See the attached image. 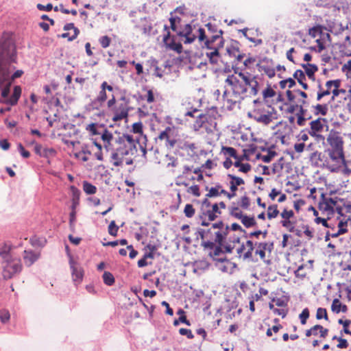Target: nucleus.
Segmentation results:
<instances>
[{
    "label": "nucleus",
    "mask_w": 351,
    "mask_h": 351,
    "mask_svg": "<svg viewBox=\"0 0 351 351\" xmlns=\"http://www.w3.org/2000/svg\"><path fill=\"white\" fill-rule=\"evenodd\" d=\"M326 143L330 147L325 149V153L328 155L330 160L337 165H346L343 141L339 133L333 129L331 130L327 136Z\"/></svg>",
    "instance_id": "f257e3e1"
},
{
    "label": "nucleus",
    "mask_w": 351,
    "mask_h": 351,
    "mask_svg": "<svg viewBox=\"0 0 351 351\" xmlns=\"http://www.w3.org/2000/svg\"><path fill=\"white\" fill-rule=\"evenodd\" d=\"M115 141L119 145L117 149H119L123 156H132L137 152L136 145L138 144V141L132 135L124 134L119 136Z\"/></svg>",
    "instance_id": "f03ea898"
},
{
    "label": "nucleus",
    "mask_w": 351,
    "mask_h": 351,
    "mask_svg": "<svg viewBox=\"0 0 351 351\" xmlns=\"http://www.w3.org/2000/svg\"><path fill=\"white\" fill-rule=\"evenodd\" d=\"M2 276L5 280L12 278L15 274H19L22 270L21 260L12 258L2 261Z\"/></svg>",
    "instance_id": "7ed1b4c3"
},
{
    "label": "nucleus",
    "mask_w": 351,
    "mask_h": 351,
    "mask_svg": "<svg viewBox=\"0 0 351 351\" xmlns=\"http://www.w3.org/2000/svg\"><path fill=\"white\" fill-rule=\"evenodd\" d=\"M234 73H238L239 76L243 80L245 84V87L248 88L249 95L256 96L259 91L258 82L256 76H252L250 73H244L243 72H237V69L233 68Z\"/></svg>",
    "instance_id": "20e7f679"
},
{
    "label": "nucleus",
    "mask_w": 351,
    "mask_h": 351,
    "mask_svg": "<svg viewBox=\"0 0 351 351\" xmlns=\"http://www.w3.org/2000/svg\"><path fill=\"white\" fill-rule=\"evenodd\" d=\"M309 161L313 167H326L332 172L337 171V167L330 165L329 160L325 158L323 154L318 151L313 152L309 157Z\"/></svg>",
    "instance_id": "39448f33"
},
{
    "label": "nucleus",
    "mask_w": 351,
    "mask_h": 351,
    "mask_svg": "<svg viewBox=\"0 0 351 351\" xmlns=\"http://www.w3.org/2000/svg\"><path fill=\"white\" fill-rule=\"evenodd\" d=\"M114 116L112 119L113 121H121L127 118L129 112V107L127 102L121 103L117 106L112 108Z\"/></svg>",
    "instance_id": "423d86ee"
},
{
    "label": "nucleus",
    "mask_w": 351,
    "mask_h": 351,
    "mask_svg": "<svg viewBox=\"0 0 351 351\" xmlns=\"http://www.w3.org/2000/svg\"><path fill=\"white\" fill-rule=\"evenodd\" d=\"M325 123H326V120L322 118H318L312 121L310 123V128L308 130V133L311 134L322 132L324 130Z\"/></svg>",
    "instance_id": "0eeeda50"
},
{
    "label": "nucleus",
    "mask_w": 351,
    "mask_h": 351,
    "mask_svg": "<svg viewBox=\"0 0 351 351\" xmlns=\"http://www.w3.org/2000/svg\"><path fill=\"white\" fill-rule=\"evenodd\" d=\"M331 85H334L335 86V88L332 91V97L331 100H334L335 97L339 96L341 93L343 94L346 93V90L339 88L341 86L340 80L337 79L334 80H328L326 82V86L328 88V89L331 88Z\"/></svg>",
    "instance_id": "6e6552de"
},
{
    "label": "nucleus",
    "mask_w": 351,
    "mask_h": 351,
    "mask_svg": "<svg viewBox=\"0 0 351 351\" xmlns=\"http://www.w3.org/2000/svg\"><path fill=\"white\" fill-rule=\"evenodd\" d=\"M196 120L193 125L195 131H199L202 128L206 127L205 124L210 119V117L208 114L200 113L196 116Z\"/></svg>",
    "instance_id": "1a4fd4ad"
},
{
    "label": "nucleus",
    "mask_w": 351,
    "mask_h": 351,
    "mask_svg": "<svg viewBox=\"0 0 351 351\" xmlns=\"http://www.w3.org/2000/svg\"><path fill=\"white\" fill-rule=\"evenodd\" d=\"M70 267L72 271V277L75 282H81L84 275V271L80 267L75 266V263L71 258L69 261Z\"/></svg>",
    "instance_id": "9d476101"
},
{
    "label": "nucleus",
    "mask_w": 351,
    "mask_h": 351,
    "mask_svg": "<svg viewBox=\"0 0 351 351\" xmlns=\"http://www.w3.org/2000/svg\"><path fill=\"white\" fill-rule=\"evenodd\" d=\"M39 258V254L34 252L33 251H24L23 260L26 266L30 267Z\"/></svg>",
    "instance_id": "9b49d317"
},
{
    "label": "nucleus",
    "mask_w": 351,
    "mask_h": 351,
    "mask_svg": "<svg viewBox=\"0 0 351 351\" xmlns=\"http://www.w3.org/2000/svg\"><path fill=\"white\" fill-rule=\"evenodd\" d=\"M21 94V88L19 86H15L12 96L5 100V104L14 106L17 104Z\"/></svg>",
    "instance_id": "f8f14e48"
},
{
    "label": "nucleus",
    "mask_w": 351,
    "mask_h": 351,
    "mask_svg": "<svg viewBox=\"0 0 351 351\" xmlns=\"http://www.w3.org/2000/svg\"><path fill=\"white\" fill-rule=\"evenodd\" d=\"M9 74L8 75V77L1 80L0 82V89L1 90V97L5 99H8V95L10 94V86L12 84H10V81H8Z\"/></svg>",
    "instance_id": "ddd939ff"
},
{
    "label": "nucleus",
    "mask_w": 351,
    "mask_h": 351,
    "mask_svg": "<svg viewBox=\"0 0 351 351\" xmlns=\"http://www.w3.org/2000/svg\"><path fill=\"white\" fill-rule=\"evenodd\" d=\"M104 128V125H99L97 123H90L86 127V130L89 131L92 136L101 135L102 130Z\"/></svg>",
    "instance_id": "4468645a"
},
{
    "label": "nucleus",
    "mask_w": 351,
    "mask_h": 351,
    "mask_svg": "<svg viewBox=\"0 0 351 351\" xmlns=\"http://www.w3.org/2000/svg\"><path fill=\"white\" fill-rule=\"evenodd\" d=\"M249 117H253V119L258 123H263L265 125L269 124L271 121V113L268 112L265 114H261L259 116L254 115V117H252L250 114H249Z\"/></svg>",
    "instance_id": "2eb2a0df"
},
{
    "label": "nucleus",
    "mask_w": 351,
    "mask_h": 351,
    "mask_svg": "<svg viewBox=\"0 0 351 351\" xmlns=\"http://www.w3.org/2000/svg\"><path fill=\"white\" fill-rule=\"evenodd\" d=\"M125 156L121 154L119 149H116V150L112 154L111 159L113 163V165L115 167L121 166L123 163V158Z\"/></svg>",
    "instance_id": "dca6fc26"
},
{
    "label": "nucleus",
    "mask_w": 351,
    "mask_h": 351,
    "mask_svg": "<svg viewBox=\"0 0 351 351\" xmlns=\"http://www.w3.org/2000/svg\"><path fill=\"white\" fill-rule=\"evenodd\" d=\"M331 309L336 313H339L340 311L346 313L348 311V307L346 304H342L338 299H335L332 302Z\"/></svg>",
    "instance_id": "f3484780"
},
{
    "label": "nucleus",
    "mask_w": 351,
    "mask_h": 351,
    "mask_svg": "<svg viewBox=\"0 0 351 351\" xmlns=\"http://www.w3.org/2000/svg\"><path fill=\"white\" fill-rule=\"evenodd\" d=\"M314 108V114L315 115L321 114L322 116H325L327 114L328 111V105L327 104H317L313 106Z\"/></svg>",
    "instance_id": "a211bd4d"
},
{
    "label": "nucleus",
    "mask_w": 351,
    "mask_h": 351,
    "mask_svg": "<svg viewBox=\"0 0 351 351\" xmlns=\"http://www.w3.org/2000/svg\"><path fill=\"white\" fill-rule=\"evenodd\" d=\"M239 82L234 75H229L225 80V83L232 87V93L235 92Z\"/></svg>",
    "instance_id": "6ab92c4d"
},
{
    "label": "nucleus",
    "mask_w": 351,
    "mask_h": 351,
    "mask_svg": "<svg viewBox=\"0 0 351 351\" xmlns=\"http://www.w3.org/2000/svg\"><path fill=\"white\" fill-rule=\"evenodd\" d=\"M257 66H258L259 71H264L265 73L269 78H272L276 75L275 69L272 66H270L269 65H265V64L260 65L259 64H258Z\"/></svg>",
    "instance_id": "aec40b11"
},
{
    "label": "nucleus",
    "mask_w": 351,
    "mask_h": 351,
    "mask_svg": "<svg viewBox=\"0 0 351 351\" xmlns=\"http://www.w3.org/2000/svg\"><path fill=\"white\" fill-rule=\"evenodd\" d=\"M245 246L248 248L247 252L243 254L244 260H252V252L254 250V243L251 240L246 241Z\"/></svg>",
    "instance_id": "412c9836"
},
{
    "label": "nucleus",
    "mask_w": 351,
    "mask_h": 351,
    "mask_svg": "<svg viewBox=\"0 0 351 351\" xmlns=\"http://www.w3.org/2000/svg\"><path fill=\"white\" fill-rule=\"evenodd\" d=\"M241 223L247 228L255 226L256 225V221L254 217L243 215V217L241 218Z\"/></svg>",
    "instance_id": "4be33fe9"
},
{
    "label": "nucleus",
    "mask_w": 351,
    "mask_h": 351,
    "mask_svg": "<svg viewBox=\"0 0 351 351\" xmlns=\"http://www.w3.org/2000/svg\"><path fill=\"white\" fill-rule=\"evenodd\" d=\"M10 246H8L7 245H4L2 247L0 248V256L1 257L3 261L13 258L10 254Z\"/></svg>",
    "instance_id": "5701e85b"
},
{
    "label": "nucleus",
    "mask_w": 351,
    "mask_h": 351,
    "mask_svg": "<svg viewBox=\"0 0 351 351\" xmlns=\"http://www.w3.org/2000/svg\"><path fill=\"white\" fill-rule=\"evenodd\" d=\"M175 128L167 127L165 130L160 132L158 138L161 140L165 139L166 141L173 135Z\"/></svg>",
    "instance_id": "b1692460"
},
{
    "label": "nucleus",
    "mask_w": 351,
    "mask_h": 351,
    "mask_svg": "<svg viewBox=\"0 0 351 351\" xmlns=\"http://www.w3.org/2000/svg\"><path fill=\"white\" fill-rule=\"evenodd\" d=\"M14 69L15 67L14 66H12V64L8 66V69L9 71L8 81H10V84H12V82L15 79L20 77L23 74V71L22 70H17L12 75H11V71Z\"/></svg>",
    "instance_id": "393cba45"
},
{
    "label": "nucleus",
    "mask_w": 351,
    "mask_h": 351,
    "mask_svg": "<svg viewBox=\"0 0 351 351\" xmlns=\"http://www.w3.org/2000/svg\"><path fill=\"white\" fill-rule=\"evenodd\" d=\"M347 223H348V222L346 221H341L338 224L339 229H337V232L335 233L331 234V237L337 238L339 235L343 234L348 232V229L346 228H343L344 226H347Z\"/></svg>",
    "instance_id": "a878e982"
},
{
    "label": "nucleus",
    "mask_w": 351,
    "mask_h": 351,
    "mask_svg": "<svg viewBox=\"0 0 351 351\" xmlns=\"http://www.w3.org/2000/svg\"><path fill=\"white\" fill-rule=\"evenodd\" d=\"M255 245L257 247V249L255 251V254L260 256V258L264 261L265 258V251H266V245L263 244L262 242L256 243Z\"/></svg>",
    "instance_id": "bb28decb"
},
{
    "label": "nucleus",
    "mask_w": 351,
    "mask_h": 351,
    "mask_svg": "<svg viewBox=\"0 0 351 351\" xmlns=\"http://www.w3.org/2000/svg\"><path fill=\"white\" fill-rule=\"evenodd\" d=\"M279 214L277 204H272L267 208V217L269 219L276 218Z\"/></svg>",
    "instance_id": "cd10ccee"
},
{
    "label": "nucleus",
    "mask_w": 351,
    "mask_h": 351,
    "mask_svg": "<svg viewBox=\"0 0 351 351\" xmlns=\"http://www.w3.org/2000/svg\"><path fill=\"white\" fill-rule=\"evenodd\" d=\"M238 42L234 41L230 47L226 48V52L230 57H236L237 52H239Z\"/></svg>",
    "instance_id": "c85d7f7f"
},
{
    "label": "nucleus",
    "mask_w": 351,
    "mask_h": 351,
    "mask_svg": "<svg viewBox=\"0 0 351 351\" xmlns=\"http://www.w3.org/2000/svg\"><path fill=\"white\" fill-rule=\"evenodd\" d=\"M83 190L86 194L93 195L96 193L97 188L95 186L93 185L90 182L87 181H84Z\"/></svg>",
    "instance_id": "c756f323"
},
{
    "label": "nucleus",
    "mask_w": 351,
    "mask_h": 351,
    "mask_svg": "<svg viewBox=\"0 0 351 351\" xmlns=\"http://www.w3.org/2000/svg\"><path fill=\"white\" fill-rule=\"evenodd\" d=\"M248 93L247 87H245V84L244 82H239V84L237 86V89L235 92L232 93L235 95H246Z\"/></svg>",
    "instance_id": "7c9ffc66"
},
{
    "label": "nucleus",
    "mask_w": 351,
    "mask_h": 351,
    "mask_svg": "<svg viewBox=\"0 0 351 351\" xmlns=\"http://www.w3.org/2000/svg\"><path fill=\"white\" fill-rule=\"evenodd\" d=\"M104 282L108 286H112L114 283V278L109 271H104L103 274Z\"/></svg>",
    "instance_id": "2f4dec72"
},
{
    "label": "nucleus",
    "mask_w": 351,
    "mask_h": 351,
    "mask_svg": "<svg viewBox=\"0 0 351 351\" xmlns=\"http://www.w3.org/2000/svg\"><path fill=\"white\" fill-rule=\"evenodd\" d=\"M101 138L104 143L110 144L111 141L113 138V135L106 128H104L102 133L101 134Z\"/></svg>",
    "instance_id": "473e14b6"
},
{
    "label": "nucleus",
    "mask_w": 351,
    "mask_h": 351,
    "mask_svg": "<svg viewBox=\"0 0 351 351\" xmlns=\"http://www.w3.org/2000/svg\"><path fill=\"white\" fill-rule=\"evenodd\" d=\"M223 244H217L215 245V247L213 249V251L209 253V256L212 258L219 256L221 254L224 253L223 250Z\"/></svg>",
    "instance_id": "72a5a7b5"
},
{
    "label": "nucleus",
    "mask_w": 351,
    "mask_h": 351,
    "mask_svg": "<svg viewBox=\"0 0 351 351\" xmlns=\"http://www.w3.org/2000/svg\"><path fill=\"white\" fill-rule=\"evenodd\" d=\"M221 188V186L218 184L214 187H211L208 190V193L206 195V197H215L219 196V189Z\"/></svg>",
    "instance_id": "f704fd0d"
},
{
    "label": "nucleus",
    "mask_w": 351,
    "mask_h": 351,
    "mask_svg": "<svg viewBox=\"0 0 351 351\" xmlns=\"http://www.w3.org/2000/svg\"><path fill=\"white\" fill-rule=\"evenodd\" d=\"M107 99L106 90L104 88H101V90L99 93V95L93 101V104L99 103L101 104L104 102Z\"/></svg>",
    "instance_id": "c9c22d12"
},
{
    "label": "nucleus",
    "mask_w": 351,
    "mask_h": 351,
    "mask_svg": "<svg viewBox=\"0 0 351 351\" xmlns=\"http://www.w3.org/2000/svg\"><path fill=\"white\" fill-rule=\"evenodd\" d=\"M276 155V152L269 150L267 155L261 156V154H258L256 157L257 158L261 157L264 162L268 163Z\"/></svg>",
    "instance_id": "e433bc0d"
},
{
    "label": "nucleus",
    "mask_w": 351,
    "mask_h": 351,
    "mask_svg": "<svg viewBox=\"0 0 351 351\" xmlns=\"http://www.w3.org/2000/svg\"><path fill=\"white\" fill-rule=\"evenodd\" d=\"M171 14V17L169 19V21H170V25H171V29L173 31V32H177V26H176V23H180L181 21V19L178 16H173V12H171L170 13Z\"/></svg>",
    "instance_id": "4c0bfd02"
},
{
    "label": "nucleus",
    "mask_w": 351,
    "mask_h": 351,
    "mask_svg": "<svg viewBox=\"0 0 351 351\" xmlns=\"http://www.w3.org/2000/svg\"><path fill=\"white\" fill-rule=\"evenodd\" d=\"M276 95V92L268 84L267 87L263 91V97L264 99L271 98Z\"/></svg>",
    "instance_id": "58836bf2"
},
{
    "label": "nucleus",
    "mask_w": 351,
    "mask_h": 351,
    "mask_svg": "<svg viewBox=\"0 0 351 351\" xmlns=\"http://www.w3.org/2000/svg\"><path fill=\"white\" fill-rule=\"evenodd\" d=\"M178 147L183 150H191L192 152L194 151L196 148L194 143H191L189 142L180 143L178 145Z\"/></svg>",
    "instance_id": "ea45409f"
},
{
    "label": "nucleus",
    "mask_w": 351,
    "mask_h": 351,
    "mask_svg": "<svg viewBox=\"0 0 351 351\" xmlns=\"http://www.w3.org/2000/svg\"><path fill=\"white\" fill-rule=\"evenodd\" d=\"M195 212V210L192 204H187L185 206L184 213L186 217H189V218L192 217L194 215Z\"/></svg>",
    "instance_id": "a19ab883"
},
{
    "label": "nucleus",
    "mask_w": 351,
    "mask_h": 351,
    "mask_svg": "<svg viewBox=\"0 0 351 351\" xmlns=\"http://www.w3.org/2000/svg\"><path fill=\"white\" fill-rule=\"evenodd\" d=\"M293 77H294V79L297 80L298 83H301V81L306 80L305 74L300 69H298L295 71V73H293Z\"/></svg>",
    "instance_id": "79ce46f5"
},
{
    "label": "nucleus",
    "mask_w": 351,
    "mask_h": 351,
    "mask_svg": "<svg viewBox=\"0 0 351 351\" xmlns=\"http://www.w3.org/2000/svg\"><path fill=\"white\" fill-rule=\"evenodd\" d=\"M119 227L116 225L114 221H112L108 226V233L112 236H117Z\"/></svg>",
    "instance_id": "37998d69"
},
{
    "label": "nucleus",
    "mask_w": 351,
    "mask_h": 351,
    "mask_svg": "<svg viewBox=\"0 0 351 351\" xmlns=\"http://www.w3.org/2000/svg\"><path fill=\"white\" fill-rule=\"evenodd\" d=\"M316 318L317 319H321L324 318L326 320H328V318L326 309L321 307L318 308L317 310Z\"/></svg>",
    "instance_id": "c03bdc74"
},
{
    "label": "nucleus",
    "mask_w": 351,
    "mask_h": 351,
    "mask_svg": "<svg viewBox=\"0 0 351 351\" xmlns=\"http://www.w3.org/2000/svg\"><path fill=\"white\" fill-rule=\"evenodd\" d=\"M338 200L343 201V199H341V198L337 197H336L335 198H332V197L326 198V210L332 209V207L328 205V204L330 203L332 206H335L337 204Z\"/></svg>",
    "instance_id": "a18cd8bd"
},
{
    "label": "nucleus",
    "mask_w": 351,
    "mask_h": 351,
    "mask_svg": "<svg viewBox=\"0 0 351 351\" xmlns=\"http://www.w3.org/2000/svg\"><path fill=\"white\" fill-rule=\"evenodd\" d=\"M309 317V311L308 308H305L302 310V313L300 314L299 317L300 319V322L302 324H305L306 323V320Z\"/></svg>",
    "instance_id": "49530a36"
},
{
    "label": "nucleus",
    "mask_w": 351,
    "mask_h": 351,
    "mask_svg": "<svg viewBox=\"0 0 351 351\" xmlns=\"http://www.w3.org/2000/svg\"><path fill=\"white\" fill-rule=\"evenodd\" d=\"M223 149L224 150L225 154H228L234 158H238L237 150L234 148L231 147H223Z\"/></svg>",
    "instance_id": "de8ad7c7"
},
{
    "label": "nucleus",
    "mask_w": 351,
    "mask_h": 351,
    "mask_svg": "<svg viewBox=\"0 0 351 351\" xmlns=\"http://www.w3.org/2000/svg\"><path fill=\"white\" fill-rule=\"evenodd\" d=\"M192 33V27L190 24L185 25L184 29L182 31L177 32V34L179 36L191 35Z\"/></svg>",
    "instance_id": "09e8293b"
},
{
    "label": "nucleus",
    "mask_w": 351,
    "mask_h": 351,
    "mask_svg": "<svg viewBox=\"0 0 351 351\" xmlns=\"http://www.w3.org/2000/svg\"><path fill=\"white\" fill-rule=\"evenodd\" d=\"M315 222L317 224L322 223L324 227L328 228L334 229L335 226L328 223L327 220L326 219L317 217L315 219Z\"/></svg>",
    "instance_id": "8fccbe9b"
},
{
    "label": "nucleus",
    "mask_w": 351,
    "mask_h": 351,
    "mask_svg": "<svg viewBox=\"0 0 351 351\" xmlns=\"http://www.w3.org/2000/svg\"><path fill=\"white\" fill-rule=\"evenodd\" d=\"M70 189H71V191L72 193L73 201V203H74L75 201H78L79 200L80 195V191L77 187H75V186H71L70 187Z\"/></svg>",
    "instance_id": "3c124183"
},
{
    "label": "nucleus",
    "mask_w": 351,
    "mask_h": 351,
    "mask_svg": "<svg viewBox=\"0 0 351 351\" xmlns=\"http://www.w3.org/2000/svg\"><path fill=\"white\" fill-rule=\"evenodd\" d=\"M230 214L231 216L239 219H241V218L243 215L242 211L239 210V208L238 207L232 208Z\"/></svg>",
    "instance_id": "603ef678"
},
{
    "label": "nucleus",
    "mask_w": 351,
    "mask_h": 351,
    "mask_svg": "<svg viewBox=\"0 0 351 351\" xmlns=\"http://www.w3.org/2000/svg\"><path fill=\"white\" fill-rule=\"evenodd\" d=\"M308 66H309V68L306 69L307 76L313 75L318 71V66L316 64L308 63Z\"/></svg>",
    "instance_id": "864d4df0"
},
{
    "label": "nucleus",
    "mask_w": 351,
    "mask_h": 351,
    "mask_svg": "<svg viewBox=\"0 0 351 351\" xmlns=\"http://www.w3.org/2000/svg\"><path fill=\"white\" fill-rule=\"evenodd\" d=\"M187 192L189 193H192L195 197H199L201 195L198 185H193L190 186L188 189Z\"/></svg>",
    "instance_id": "5fc2aeb1"
},
{
    "label": "nucleus",
    "mask_w": 351,
    "mask_h": 351,
    "mask_svg": "<svg viewBox=\"0 0 351 351\" xmlns=\"http://www.w3.org/2000/svg\"><path fill=\"white\" fill-rule=\"evenodd\" d=\"M99 43L103 48H107L110 44V38L108 36H101L99 38Z\"/></svg>",
    "instance_id": "6e6d98bb"
},
{
    "label": "nucleus",
    "mask_w": 351,
    "mask_h": 351,
    "mask_svg": "<svg viewBox=\"0 0 351 351\" xmlns=\"http://www.w3.org/2000/svg\"><path fill=\"white\" fill-rule=\"evenodd\" d=\"M228 177L230 178L232 180V181H234V184L237 186L245 183L243 178L237 177L236 176L228 174Z\"/></svg>",
    "instance_id": "4d7b16f0"
},
{
    "label": "nucleus",
    "mask_w": 351,
    "mask_h": 351,
    "mask_svg": "<svg viewBox=\"0 0 351 351\" xmlns=\"http://www.w3.org/2000/svg\"><path fill=\"white\" fill-rule=\"evenodd\" d=\"M10 317V313L6 310H2L0 311V319L2 323H6Z\"/></svg>",
    "instance_id": "13d9d810"
},
{
    "label": "nucleus",
    "mask_w": 351,
    "mask_h": 351,
    "mask_svg": "<svg viewBox=\"0 0 351 351\" xmlns=\"http://www.w3.org/2000/svg\"><path fill=\"white\" fill-rule=\"evenodd\" d=\"M313 329H319L320 337L325 338L328 332V330L326 328H324L322 326L317 324L313 327Z\"/></svg>",
    "instance_id": "bf43d9fd"
},
{
    "label": "nucleus",
    "mask_w": 351,
    "mask_h": 351,
    "mask_svg": "<svg viewBox=\"0 0 351 351\" xmlns=\"http://www.w3.org/2000/svg\"><path fill=\"white\" fill-rule=\"evenodd\" d=\"M281 224L283 227L287 228L289 232H293L295 231V228L290 220H283L281 221Z\"/></svg>",
    "instance_id": "052dcab7"
},
{
    "label": "nucleus",
    "mask_w": 351,
    "mask_h": 351,
    "mask_svg": "<svg viewBox=\"0 0 351 351\" xmlns=\"http://www.w3.org/2000/svg\"><path fill=\"white\" fill-rule=\"evenodd\" d=\"M179 333L181 335L186 336L187 338L189 339H192L194 337V335H193L191 330H189V329H187V328H180L179 330Z\"/></svg>",
    "instance_id": "680f3d73"
},
{
    "label": "nucleus",
    "mask_w": 351,
    "mask_h": 351,
    "mask_svg": "<svg viewBox=\"0 0 351 351\" xmlns=\"http://www.w3.org/2000/svg\"><path fill=\"white\" fill-rule=\"evenodd\" d=\"M309 135L311 136L312 137L315 138V141L317 143H322V144L324 145H326L325 137H324V136H323L320 133H315V134H309Z\"/></svg>",
    "instance_id": "e2e57ef3"
},
{
    "label": "nucleus",
    "mask_w": 351,
    "mask_h": 351,
    "mask_svg": "<svg viewBox=\"0 0 351 351\" xmlns=\"http://www.w3.org/2000/svg\"><path fill=\"white\" fill-rule=\"evenodd\" d=\"M18 151L20 152L21 155L25 158H27L30 156V153L25 149L24 147L21 143H19L18 145Z\"/></svg>",
    "instance_id": "0e129e2a"
},
{
    "label": "nucleus",
    "mask_w": 351,
    "mask_h": 351,
    "mask_svg": "<svg viewBox=\"0 0 351 351\" xmlns=\"http://www.w3.org/2000/svg\"><path fill=\"white\" fill-rule=\"evenodd\" d=\"M225 240L226 239L221 234V232L218 230L215 232V239L214 241L216 243V244H223Z\"/></svg>",
    "instance_id": "69168bd1"
},
{
    "label": "nucleus",
    "mask_w": 351,
    "mask_h": 351,
    "mask_svg": "<svg viewBox=\"0 0 351 351\" xmlns=\"http://www.w3.org/2000/svg\"><path fill=\"white\" fill-rule=\"evenodd\" d=\"M294 213H293V211L290 210H287L286 209H285L280 214L281 217L285 219V220H289V219L291 217H292L293 216Z\"/></svg>",
    "instance_id": "338daca9"
},
{
    "label": "nucleus",
    "mask_w": 351,
    "mask_h": 351,
    "mask_svg": "<svg viewBox=\"0 0 351 351\" xmlns=\"http://www.w3.org/2000/svg\"><path fill=\"white\" fill-rule=\"evenodd\" d=\"M169 45L171 49L177 51L178 53H181L182 46L180 43H176L174 41H172Z\"/></svg>",
    "instance_id": "774afa93"
}]
</instances>
